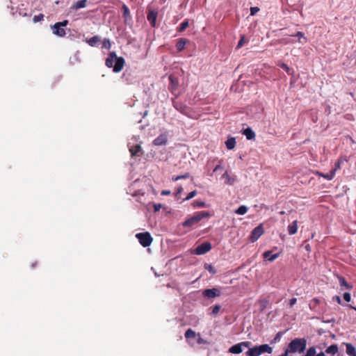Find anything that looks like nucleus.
I'll return each mask as SVG.
<instances>
[{
    "label": "nucleus",
    "instance_id": "1",
    "mask_svg": "<svg viewBox=\"0 0 356 356\" xmlns=\"http://www.w3.org/2000/svg\"><path fill=\"white\" fill-rule=\"evenodd\" d=\"M306 346L307 340L305 338H296L289 343L284 353L287 356L289 353H302L305 350Z\"/></svg>",
    "mask_w": 356,
    "mask_h": 356
},
{
    "label": "nucleus",
    "instance_id": "2",
    "mask_svg": "<svg viewBox=\"0 0 356 356\" xmlns=\"http://www.w3.org/2000/svg\"><path fill=\"white\" fill-rule=\"evenodd\" d=\"M105 64L108 67H113L114 72H119L124 67V59L122 57H117L115 52L112 51L109 53Z\"/></svg>",
    "mask_w": 356,
    "mask_h": 356
},
{
    "label": "nucleus",
    "instance_id": "3",
    "mask_svg": "<svg viewBox=\"0 0 356 356\" xmlns=\"http://www.w3.org/2000/svg\"><path fill=\"white\" fill-rule=\"evenodd\" d=\"M209 213L207 211H198L194 213V215L186 220L182 222V225L184 227H192L194 225H197L201 220L204 218L209 217Z\"/></svg>",
    "mask_w": 356,
    "mask_h": 356
},
{
    "label": "nucleus",
    "instance_id": "4",
    "mask_svg": "<svg viewBox=\"0 0 356 356\" xmlns=\"http://www.w3.org/2000/svg\"><path fill=\"white\" fill-rule=\"evenodd\" d=\"M272 352L273 348L268 344H262L249 348L245 355L246 356H259L263 353L270 354Z\"/></svg>",
    "mask_w": 356,
    "mask_h": 356
},
{
    "label": "nucleus",
    "instance_id": "5",
    "mask_svg": "<svg viewBox=\"0 0 356 356\" xmlns=\"http://www.w3.org/2000/svg\"><path fill=\"white\" fill-rule=\"evenodd\" d=\"M136 237L138 238L140 245L145 248L149 246L153 241L151 234L147 232L138 233L136 234Z\"/></svg>",
    "mask_w": 356,
    "mask_h": 356
},
{
    "label": "nucleus",
    "instance_id": "6",
    "mask_svg": "<svg viewBox=\"0 0 356 356\" xmlns=\"http://www.w3.org/2000/svg\"><path fill=\"white\" fill-rule=\"evenodd\" d=\"M211 249V245L209 242H204L195 248L192 253L197 255L204 254Z\"/></svg>",
    "mask_w": 356,
    "mask_h": 356
},
{
    "label": "nucleus",
    "instance_id": "7",
    "mask_svg": "<svg viewBox=\"0 0 356 356\" xmlns=\"http://www.w3.org/2000/svg\"><path fill=\"white\" fill-rule=\"evenodd\" d=\"M250 345V341H243L232 346L229 348V352L232 354H240L243 351V347L249 348Z\"/></svg>",
    "mask_w": 356,
    "mask_h": 356
},
{
    "label": "nucleus",
    "instance_id": "8",
    "mask_svg": "<svg viewBox=\"0 0 356 356\" xmlns=\"http://www.w3.org/2000/svg\"><path fill=\"white\" fill-rule=\"evenodd\" d=\"M220 290L217 288L207 289L202 291L203 297L212 299L220 296Z\"/></svg>",
    "mask_w": 356,
    "mask_h": 356
},
{
    "label": "nucleus",
    "instance_id": "9",
    "mask_svg": "<svg viewBox=\"0 0 356 356\" xmlns=\"http://www.w3.org/2000/svg\"><path fill=\"white\" fill-rule=\"evenodd\" d=\"M264 227L261 224L256 227L253 229L252 231L250 236V240L252 242H255L258 240V238L264 234Z\"/></svg>",
    "mask_w": 356,
    "mask_h": 356
},
{
    "label": "nucleus",
    "instance_id": "10",
    "mask_svg": "<svg viewBox=\"0 0 356 356\" xmlns=\"http://www.w3.org/2000/svg\"><path fill=\"white\" fill-rule=\"evenodd\" d=\"M157 16L158 12L156 10H149L147 13V19L149 22L152 27L156 26Z\"/></svg>",
    "mask_w": 356,
    "mask_h": 356
},
{
    "label": "nucleus",
    "instance_id": "11",
    "mask_svg": "<svg viewBox=\"0 0 356 356\" xmlns=\"http://www.w3.org/2000/svg\"><path fill=\"white\" fill-rule=\"evenodd\" d=\"M172 105L175 109L182 113H186L188 109V106L179 101L172 99Z\"/></svg>",
    "mask_w": 356,
    "mask_h": 356
},
{
    "label": "nucleus",
    "instance_id": "12",
    "mask_svg": "<svg viewBox=\"0 0 356 356\" xmlns=\"http://www.w3.org/2000/svg\"><path fill=\"white\" fill-rule=\"evenodd\" d=\"M51 29L54 35H56L59 37H64L66 35L65 30L63 29V27L58 25L57 23L51 26Z\"/></svg>",
    "mask_w": 356,
    "mask_h": 356
},
{
    "label": "nucleus",
    "instance_id": "13",
    "mask_svg": "<svg viewBox=\"0 0 356 356\" xmlns=\"http://www.w3.org/2000/svg\"><path fill=\"white\" fill-rule=\"evenodd\" d=\"M168 141V137L165 134H160L158 137H156L154 141L153 144L156 146L165 145Z\"/></svg>",
    "mask_w": 356,
    "mask_h": 356
},
{
    "label": "nucleus",
    "instance_id": "14",
    "mask_svg": "<svg viewBox=\"0 0 356 356\" xmlns=\"http://www.w3.org/2000/svg\"><path fill=\"white\" fill-rule=\"evenodd\" d=\"M129 152L131 156H139L142 154V148L140 145L136 144L129 147Z\"/></svg>",
    "mask_w": 356,
    "mask_h": 356
},
{
    "label": "nucleus",
    "instance_id": "15",
    "mask_svg": "<svg viewBox=\"0 0 356 356\" xmlns=\"http://www.w3.org/2000/svg\"><path fill=\"white\" fill-rule=\"evenodd\" d=\"M189 42V40L186 38H180L178 40L176 44V48L178 51H181L184 49L185 46L187 43Z\"/></svg>",
    "mask_w": 356,
    "mask_h": 356
},
{
    "label": "nucleus",
    "instance_id": "16",
    "mask_svg": "<svg viewBox=\"0 0 356 356\" xmlns=\"http://www.w3.org/2000/svg\"><path fill=\"white\" fill-rule=\"evenodd\" d=\"M280 256V253H276L274 254H271V251L268 250L263 253V257L264 259H267L270 261H273Z\"/></svg>",
    "mask_w": 356,
    "mask_h": 356
},
{
    "label": "nucleus",
    "instance_id": "17",
    "mask_svg": "<svg viewBox=\"0 0 356 356\" xmlns=\"http://www.w3.org/2000/svg\"><path fill=\"white\" fill-rule=\"evenodd\" d=\"M122 8L123 10L122 16L124 19L125 23H127V21H130L131 19L130 11L127 6H126L125 4L122 6Z\"/></svg>",
    "mask_w": 356,
    "mask_h": 356
},
{
    "label": "nucleus",
    "instance_id": "18",
    "mask_svg": "<svg viewBox=\"0 0 356 356\" xmlns=\"http://www.w3.org/2000/svg\"><path fill=\"white\" fill-rule=\"evenodd\" d=\"M287 230L290 235L295 234L298 230V221L296 220L291 224L289 225Z\"/></svg>",
    "mask_w": 356,
    "mask_h": 356
},
{
    "label": "nucleus",
    "instance_id": "19",
    "mask_svg": "<svg viewBox=\"0 0 356 356\" xmlns=\"http://www.w3.org/2000/svg\"><path fill=\"white\" fill-rule=\"evenodd\" d=\"M87 6V0H79L75 2L72 6V8L74 10H79L80 8H83L86 7Z\"/></svg>",
    "mask_w": 356,
    "mask_h": 356
},
{
    "label": "nucleus",
    "instance_id": "20",
    "mask_svg": "<svg viewBox=\"0 0 356 356\" xmlns=\"http://www.w3.org/2000/svg\"><path fill=\"white\" fill-rule=\"evenodd\" d=\"M243 134L246 136L248 140H252L255 138V133L250 127L245 129Z\"/></svg>",
    "mask_w": 356,
    "mask_h": 356
},
{
    "label": "nucleus",
    "instance_id": "21",
    "mask_svg": "<svg viewBox=\"0 0 356 356\" xmlns=\"http://www.w3.org/2000/svg\"><path fill=\"white\" fill-rule=\"evenodd\" d=\"M100 41V38L97 35H95L89 39L86 40L87 43L91 46L95 47Z\"/></svg>",
    "mask_w": 356,
    "mask_h": 356
},
{
    "label": "nucleus",
    "instance_id": "22",
    "mask_svg": "<svg viewBox=\"0 0 356 356\" xmlns=\"http://www.w3.org/2000/svg\"><path fill=\"white\" fill-rule=\"evenodd\" d=\"M346 352L349 356H353L356 353L355 348L353 346L352 343H346Z\"/></svg>",
    "mask_w": 356,
    "mask_h": 356
},
{
    "label": "nucleus",
    "instance_id": "23",
    "mask_svg": "<svg viewBox=\"0 0 356 356\" xmlns=\"http://www.w3.org/2000/svg\"><path fill=\"white\" fill-rule=\"evenodd\" d=\"M338 279H339V282L341 286H344L346 289H353V286L351 284H348L344 277L338 276Z\"/></svg>",
    "mask_w": 356,
    "mask_h": 356
},
{
    "label": "nucleus",
    "instance_id": "24",
    "mask_svg": "<svg viewBox=\"0 0 356 356\" xmlns=\"http://www.w3.org/2000/svg\"><path fill=\"white\" fill-rule=\"evenodd\" d=\"M226 147L228 149H233L236 145V139L234 138H229L225 142Z\"/></svg>",
    "mask_w": 356,
    "mask_h": 356
},
{
    "label": "nucleus",
    "instance_id": "25",
    "mask_svg": "<svg viewBox=\"0 0 356 356\" xmlns=\"http://www.w3.org/2000/svg\"><path fill=\"white\" fill-rule=\"evenodd\" d=\"M338 346L337 344H332L327 348L325 353L327 354L335 355L338 352Z\"/></svg>",
    "mask_w": 356,
    "mask_h": 356
},
{
    "label": "nucleus",
    "instance_id": "26",
    "mask_svg": "<svg viewBox=\"0 0 356 356\" xmlns=\"http://www.w3.org/2000/svg\"><path fill=\"white\" fill-rule=\"evenodd\" d=\"M269 301L266 299H262L259 300V309L263 312L268 305Z\"/></svg>",
    "mask_w": 356,
    "mask_h": 356
},
{
    "label": "nucleus",
    "instance_id": "27",
    "mask_svg": "<svg viewBox=\"0 0 356 356\" xmlns=\"http://www.w3.org/2000/svg\"><path fill=\"white\" fill-rule=\"evenodd\" d=\"M184 336L187 339H194L196 337V333L192 329L189 328L186 331Z\"/></svg>",
    "mask_w": 356,
    "mask_h": 356
},
{
    "label": "nucleus",
    "instance_id": "28",
    "mask_svg": "<svg viewBox=\"0 0 356 356\" xmlns=\"http://www.w3.org/2000/svg\"><path fill=\"white\" fill-rule=\"evenodd\" d=\"M248 208L245 205L240 206L236 211L235 213L238 215H244L247 213Z\"/></svg>",
    "mask_w": 356,
    "mask_h": 356
},
{
    "label": "nucleus",
    "instance_id": "29",
    "mask_svg": "<svg viewBox=\"0 0 356 356\" xmlns=\"http://www.w3.org/2000/svg\"><path fill=\"white\" fill-rule=\"evenodd\" d=\"M291 37H298L299 38V42L301 43L302 42L300 39H303L304 40V42H307V38H305V34L304 33L301 32V31H298L296 34L294 35H291Z\"/></svg>",
    "mask_w": 356,
    "mask_h": 356
},
{
    "label": "nucleus",
    "instance_id": "30",
    "mask_svg": "<svg viewBox=\"0 0 356 356\" xmlns=\"http://www.w3.org/2000/svg\"><path fill=\"white\" fill-rule=\"evenodd\" d=\"M204 268L206 270H207L212 275H214V274L216 273V270L215 269V268L211 264H204Z\"/></svg>",
    "mask_w": 356,
    "mask_h": 356
},
{
    "label": "nucleus",
    "instance_id": "31",
    "mask_svg": "<svg viewBox=\"0 0 356 356\" xmlns=\"http://www.w3.org/2000/svg\"><path fill=\"white\" fill-rule=\"evenodd\" d=\"M169 79H170V81L171 82V84H172L171 91H172V92H173L174 90H175V89L177 88L178 82H177V81H175L174 79L172 76H170Z\"/></svg>",
    "mask_w": 356,
    "mask_h": 356
},
{
    "label": "nucleus",
    "instance_id": "32",
    "mask_svg": "<svg viewBox=\"0 0 356 356\" xmlns=\"http://www.w3.org/2000/svg\"><path fill=\"white\" fill-rule=\"evenodd\" d=\"M222 177L226 179V183L227 184L232 185L234 182V179L231 178L227 172L223 174Z\"/></svg>",
    "mask_w": 356,
    "mask_h": 356
},
{
    "label": "nucleus",
    "instance_id": "33",
    "mask_svg": "<svg viewBox=\"0 0 356 356\" xmlns=\"http://www.w3.org/2000/svg\"><path fill=\"white\" fill-rule=\"evenodd\" d=\"M316 350L315 347L312 346L307 349L305 356H316Z\"/></svg>",
    "mask_w": 356,
    "mask_h": 356
},
{
    "label": "nucleus",
    "instance_id": "34",
    "mask_svg": "<svg viewBox=\"0 0 356 356\" xmlns=\"http://www.w3.org/2000/svg\"><path fill=\"white\" fill-rule=\"evenodd\" d=\"M334 170H330L329 173L324 174L322 175V177L327 179V180H332L334 177Z\"/></svg>",
    "mask_w": 356,
    "mask_h": 356
},
{
    "label": "nucleus",
    "instance_id": "35",
    "mask_svg": "<svg viewBox=\"0 0 356 356\" xmlns=\"http://www.w3.org/2000/svg\"><path fill=\"white\" fill-rule=\"evenodd\" d=\"M188 26V21L185 20L180 24L179 27L178 28L177 31L179 32L184 31L187 27Z\"/></svg>",
    "mask_w": 356,
    "mask_h": 356
},
{
    "label": "nucleus",
    "instance_id": "36",
    "mask_svg": "<svg viewBox=\"0 0 356 356\" xmlns=\"http://www.w3.org/2000/svg\"><path fill=\"white\" fill-rule=\"evenodd\" d=\"M103 47L106 49H110L111 47V43L109 39L105 38L103 41Z\"/></svg>",
    "mask_w": 356,
    "mask_h": 356
},
{
    "label": "nucleus",
    "instance_id": "37",
    "mask_svg": "<svg viewBox=\"0 0 356 356\" xmlns=\"http://www.w3.org/2000/svg\"><path fill=\"white\" fill-rule=\"evenodd\" d=\"M193 206L194 207H205V202L202 201L195 200L193 202Z\"/></svg>",
    "mask_w": 356,
    "mask_h": 356
},
{
    "label": "nucleus",
    "instance_id": "38",
    "mask_svg": "<svg viewBox=\"0 0 356 356\" xmlns=\"http://www.w3.org/2000/svg\"><path fill=\"white\" fill-rule=\"evenodd\" d=\"M44 19V15L43 14H39L38 15H35L33 17V21L34 23H37L38 22H40L42 20H43Z\"/></svg>",
    "mask_w": 356,
    "mask_h": 356
},
{
    "label": "nucleus",
    "instance_id": "39",
    "mask_svg": "<svg viewBox=\"0 0 356 356\" xmlns=\"http://www.w3.org/2000/svg\"><path fill=\"white\" fill-rule=\"evenodd\" d=\"M220 305H215L213 308H212V312H211V314L212 315H216L218 314V312H220Z\"/></svg>",
    "mask_w": 356,
    "mask_h": 356
},
{
    "label": "nucleus",
    "instance_id": "40",
    "mask_svg": "<svg viewBox=\"0 0 356 356\" xmlns=\"http://www.w3.org/2000/svg\"><path fill=\"white\" fill-rule=\"evenodd\" d=\"M245 42V36L242 35L241 37V39L239 40V41L238 42V44L236 46V49H240L241 47H242Z\"/></svg>",
    "mask_w": 356,
    "mask_h": 356
},
{
    "label": "nucleus",
    "instance_id": "41",
    "mask_svg": "<svg viewBox=\"0 0 356 356\" xmlns=\"http://www.w3.org/2000/svg\"><path fill=\"white\" fill-rule=\"evenodd\" d=\"M197 194V191H193L191 192H190L188 195L184 198V200H189L191 199H192L193 197H194Z\"/></svg>",
    "mask_w": 356,
    "mask_h": 356
},
{
    "label": "nucleus",
    "instance_id": "42",
    "mask_svg": "<svg viewBox=\"0 0 356 356\" xmlns=\"http://www.w3.org/2000/svg\"><path fill=\"white\" fill-rule=\"evenodd\" d=\"M341 160L339 159L335 163H334V168L332 170H334V174L336 173V171L341 168Z\"/></svg>",
    "mask_w": 356,
    "mask_h": 356
},
{
    "label": "nucleus",
    "instance_id": "43",
    "mask_svg": "<svg viewBox=\"0 0 356 356\" xmlns=\"http://www.w3.org/2000/svg\"><path fill=\"white\" fill-rule=\"evenodd\" d=\"M343 297V299L348 302H349L351 300V296L350 293H344Z\"/></svg>",
    "mask_w": 356,
    "mask_h": 356
},
{
    "label": "nucleus",
    "instance_id": "44",
    "mask_svg": "<svg viewBox=\"0 0 356 356\" xmlns=\"http://www.w3.org/2000/svg\"><path fill=\"white\" fill-rule=\"evenodd\" d=\"M259 10V8L258 7H251L250 8V15H254Z\"/></svg>",
    "mask_w": 356,
    "mask_h": 356
},
{
    "label": "nucleus",
    "instance_id": "45",
    "mask_svg": "<svg viewBox=\"0 0 356 356\" xmlns=\"http://www.w3.org/2000/svg\"><path fill=\"white\" fill-rule=\"evenodd\" d=\"M319 303V299L317 298H314L312 300L311 303L309 305V307L312 309V304H315V305Z\"/></svg>",
    "mask_w": 356,
    "mask_h": 356
},
{
    "label": "nucleus",
    "instance_id": "46",
    "mask_svg": "<svg viewBox=\"0 0 356 356\" xmlns=\"http://www.w3.org/2000/svg\"><path fill=\"white\" fill-rule=\"evenodd\" d=\"M280 67H281L283 70H284L287 73H289L290 68H289V67L286 64H285V63H282V64L280 65Z\"/></svg>",
    "mask_w": 356,
    "mask_h": 356
},
{
    "label": "nucleus",
    "instance_id": "47",
    "mask_svg": "<svg viewBox=\"0 0 356 356\" xmlns=\"http://www.w3.org/2000/svg\"><path fill=\"white\" fill-rule=\"evenodd\" d=\"M58 25H60L62 27H65L68 24V21L67 19L60 22H56Z\"/></svg>",
    "mask_w": 356,
    "mask_h": 356
},
{
    "label": "nucleus",
    "instance_id": "48",
    "mask_svg": "<svg viewBox=\"0 0 356 356\" xmlns=\"http://www.w3.org/2000/svg\"><path fill=\"white\" fill-rule=\"evenodd\" d=\"M297 302V298H293L289 300V307H293Z\"/></svg>",
    "mask_w": 356,
    "mask_h": 356
},
{
    "label": "nucleus",
    "instance_id": "49",
    "mask_svg": "<svg viewBox=\"0 0 356 356\" xmlns=\"http://www.w3.org/2000/svg\"><path fill=\"white\" fill-rule=\"evenodd\" d=\"M332 300H336V301H337L339 305H341V304H342V302H341V300L340 297H339V296H334V297L332 298Z\"/></svg>",
    "mask_w": 356,
    "mask_h": 356
},
{
    "label": "nucleus",
    "instance_id": "50",
    "mask_svg": "<svg viewBox=\"0 0 356 356\" xmlns=\"http://www.w3.org/2000/svg\"><path fill=\"white\" fill-rule=\"evenodd\" d=\"M161 208V204H155L154 205V211H159Z\"/></svg>",
    "mask_w": 356,
    "mask_h": 356
},
{
    "label": "nucleus",
    "instance_id": "51",
    "mask_svg": "<svg viewBox=\"0 0 356 356\" xmlns=\"http://www.w3.org/2000/svg\"><path fill=\"white\" fill-rule=\"evenodd\" d=\"M190 177V175L189 173H186L183 175H179V177H180V179H187Z\"/></svg>",
    "mask_w": 356,
    "mask_h": 356
},
{
    "label": "nucleus",
    "instance_id": "52",
    "mask_svg": "<svg viewBox=\"0 0 356 356\" xmlns=\"http://www.w3.org/2000/svg\"><path fill=\"white\" fill-rule=\"evenodd\" d=\"M170 191H161V195H170Z\"/></svg>",
    "mask_w": 356,
    "mask_h": 356
},
{
    "label": "nucleus",
    "instance_id": "53",
    "mask_svg": "<svg viewBox=\"0 0 356 356\" xmlns=\"http://www.w3.org/2000/svg\"><path fill=\"white\" fill-rule=\"evenodd\" d=\"M220 168H221V165H217L214 168V169H213V172H216L217 170H220Z\"/></svg>",
    "mask_w": 356,
    "mask_h": 356
},
{
    "label": "nucleus",
    "instance_id": "54",
    "mask_svg": "<svg viewBox=\"0 0 356 356\" xmlns=\"http://www.w3.org/2000/svg\"><path fill=\"white\" fill-rule=\"evenodd\" d=\"M182 191H183V188L181 186H180L177 190V195L181 193Z\"/></svg>",
    "mask_w": 356,
    "mask_h": 356
},
{
    "label": "nucleus",
    "instance_id": "55",
    "mask_svg": "<svg viewBox=\"0 0 356 356\" xmlns=\"http://www.w3.org/2000/svg\"><path fill=\"white\" fill-rule=\"evenodd\" d=\"M172 179L173 181H176L179 180L180 177H179V176L172 177Z\"/></svg>",
    "mask_w": 356,
    "mask_h": 356
},
{
    "label": "nucleus",
    "instance_id": "56",
    "mask_svg": "<svg viewBox=\"0 0 356 356\" xmlns=\"http://www.w3.org/2000/svg\"><path fill=\"white\" fill-rule=\"evenodd\" d=\"M315 174L318 175V176H320V177H322V175H323V173H322L321 172H318V171H316Z\"/></svg>",
    "mask_w": 356,
    "mask_h": 356
},
{
    "label": "nucleus",
    "instance_id": "57",
    "mask_svg": "<svg viewBox=\"0 0 356 356\" xmlns=\"http://www.w3.org/2000/svg\"><path fill=\"white\" fill-rule=\"evenodd\" d=\"M316 356H325V354H324V353L321 352L318 354H317Z\"/></svg>",
    "mask_w": 356,
    "mask_h": 356
},
{
    "label": "nucleus",
    "instance_id": "58",
    "mask_svg": "<svg viewBox=\"0 0 356 356\" xmlns=\"http://www.w3.org/2000/svg\"><path fill=\"white\" fill-rule=\"evenodd\" d=\"M349 307H350L351 309H353L354 310L356 311V307H353L352 305H349Z\"/></svg>",
    "mask_w": 356,
    "mask_h": 356
},
{
    "label": "nucleus",
    "instance_id": "59",
    "mask_svg": "<svg viewBox=\"0 0 356 356\" xmlns=\"http://www.w3.org/2000/svg\"><path fill=\"white\" fill-rule=\"evenodd\" d=\"M349 138H350V140L352 143H355L354 140L351 137H349Z\"/></svg>",
    "mask_w": 356,
    "mask_h": 356
},
{
    "label": "nucleus",
    "instance_id": "60",
    "mask_svg": "<svg viewBox=\"0 0 356 356\" xmlns=\"http://www.w3.org/2000/svg\"><path fill=\"white\" fill-rule=\"evenodd\" d=\"M279 339V334H277L276 337L275 338V341H277Z\"/></svg>",
    "mask_w": 356,
    "mask_h": 356
},
{
    "label": "nucleus",
    "instance_id": "61",
    "mask_svg": "<svg viewBox=\"0 0 356 356\" xmlns=\"http://www.w3.org/2000/svg\"><path fill=\"white\" fill-rule=\"evenodd\" d=\"M315 306V304H312V309L314 308Z\"/></svg>",
    "mask_w": 356,
    "mask_h": 356
},
{
    "label": "nucleus",
    "instance_id": "62",
    "mask_svg": "<svg viewBox=\"0 0 356 356\" xmlns=\"http://www.w3.org/2000/svg\"><path fill=\"white\" fill-rule=\"evenodd\" d=\"M353 356H356V353Z\"/></svg>",
    "mask_w": 356,
    "mask_h": 356
}]
</instances>
